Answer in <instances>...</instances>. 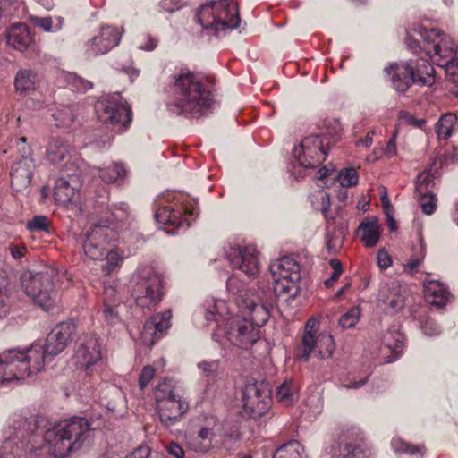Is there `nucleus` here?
I'll use <instances>...</instances> for the list:
<instances>
[{"label":"nucleus","mask_w":458,"mask_h":458,"mask_svg":"<svg viewBox=\"0 0 458 458\" xmlns=\"http://www.w3.org/2000/svg\"><path fill=\"white\" fill-rule=\"evenodd\" d=\"M385 72L388 74L392 72L393 88L400 93L407 91L412 84L425 86L435 82V69L423 58L393 64L386 67Z\"/></svg>","instance_id":"8"},{"label":"nucleus","mask_w":458,"mask_h":458,"mask_svg":"<svg viewBox=\"0 0 458 458\" xmlns=\"http://www.w3.org/2000/svg\"><path fill=\"white\" fill-rule=\"evenodd\" d=\"M358 174L354 168H345L339 173L338 180L344 187H352L358 183Z\"/></svg>","instance_id":"48"},{"label":"nucleus","mask_w":458,"mask_h":458,"mask_svg":"<svg viewBox=\"0 0 458 458\" xmlns=\"http://www.w3.org/2000/svg\"><path fill=\"white\" fill-rule=\"evenodd\" d=\"M158 45V39L150 35L144 34L140 39L138 47L145 51H153Z\"/></svg>","instance_id":"54"},{"label":"nucleus","mask_w":458,"mask_h":458,"mask_svg":"<svg viewBox=\"0 0 458 458\" xmlns=\"http://www.w3.org/2000/svg\"><path fill=\"white\" fill-rule=\"evenodd\" d=\"M440 67L445 69L450 81L458 82V58L454 57L450 62H445Z\"/></svg>","instance_id":"52"},{"label":"nucleus","mask_w":458,"mask_h":458,"mask_svg":"<svg viewBox=\"0 0 458 458\" xmlns=\"http://www.w3.org/2000/svg\"><path fill=\"white\" fill-rule=\"evenodd\" d=\"M70 148V145L63 139H52L47 148V157L52 163L61 162L69 155Z\"/></svg>","instance_id":"33"},{"label":"nucleus","mask_w":458,"mask_h":458,"mask_svg":"<svg viewBox=\"0 0 458 458\" xmlns=\"http://www.w3.org/2000/svg\"><path fill=\"white\" fill-rule=\"evenodd\" d=\"M403 335L397 330H388L383 335L384 348L391 352L388 362L396 360L400 356L403 351Z\"/></svg>","instance_id":"32"},{"label":"nucleus","mask_w":458,"mask_h":458,"mask_svg":"<svg viewBox=\"0 0 458 458\" xmlns=\"http://www.w3.org/2000/svg\"><path fill=\"white\" fill-rule=\"evenodd\" d=\"M377 264L379 267L386 269L392 265V259L390 255L384 250L377 252Z\"/></svg>","instance_id":"60"},{"label":"nucleus","mask_w":458,"mask_h":458,"mask_svg":"<svg viewBox=\"0 0 458 458\" xmlns=\"http://www.w3.org/2000/svg\"><path fill=\"white\" fill-rule=\"evenodd\" d=\"M67 177L64 174L60 177L55 182L54 188V199L56 203L62 206L69 204L81 187L77 174H67Z\"/></svg>","instance_id":"27"},{"label":"nucleus","mask_w":458,"mask_h":458,"mask_svg":"<svg viewBox=\"0 0 458 458\" xmlns=\"http://www.w3.org/2000/svg\"><path fill=\"white\" fill-rule=\"evenodd\" d=\"M155 218L158 224L174 227L173 229L166 230V233L169 234H174L175 229L190 225V222L182 213V208L174 205H168L158 208L155 213Z\"/></svg>","instance_id":"26"},{"label":"nucleus","mask_w":458,"mask_h":458,"mask_svg":"<svg viewBox=\"0 0 458 458\" xmlns=\"http://www.w3.org/2000/svg\"><path fill=\"white\" fill-rule=\"evenodd\" d=\"M172 312L167 310L157 313L147 320L143 326L141 337L145 344L152 346L171 327Z\"/></svg>","instance_id":"23"},{"label":"nucleus","mask_w":458,"mask_h":458,"mask_svg":"<svg viewBox=\"0 0 458 458\" xmlns=\"http://www.w3.org/2000/svg\"><path fill=\"white\" fill-rule=\"evenodd\" d=\"M167 452L170 455L175 458H183L184 457V450L183 448L176 443H170L167 446Z\"/></svg>","instance_id":"62"},{"label":"nucleus","mask_w":458,"mask_h":458,"mask_svg":"<svg viewBox=\"0 0 458 458\" xmlns=\"http://www.w3.org/2000/svg\"><path fill=\"white\" fill-rule=\"evenodd\" d=\"M293 155L298 165L303 168H313L326 159L327 152L318 135L304 138L300 146L294 148Z\"/></svg>","instance_id":"17"},{"label":"nucleus","mask_w":458,"mask_h":458,"mask_svg":"<svg viewBox=\"0 0 458 458\" xmlns=\"http://www.w3.org/2000/svg\"><path fill=\"white\" fill-rule=\"evenodd\" d=\"M150 450L148 446H140L136 448L130 456L126 458H149Z\"/></svg>","instance_id":"64"},{"label":"nucleus","mask_w":458,"mask_h":458,"mask_svg":"<svg viewBox=\"0 0 458 458\" xmlns=\"http://www.w3.org/2000/svg\"><path fill=\"white\" fill-rule=\"evenodd\" d=\"M201 375L207 378H215L220 373V361L218 360H202L197 365Z\"/></svg>","instance_id":"44"},{"label":"nucleus","mask_w":458,"mask_h":458,"mask_svg":"<svg viewBox=\"0 0 458 458\" xmlns=\"http://www.w3.org/2000/svg\"><path fill=\"white\" fill-rule=\"evenodd\" d=\"M74 360L78 369L88 373L92 371V367L101 360L98 339L94 335L84 338L75 352Z\"/></svg>","instance_id":"22"},{"label":"nucleus","mask_w":458,"mask_h":458,"mask_svg":"<svg viewBox=\"0 0 458 458\" xmlns=\"http://www.w3.org/2000/svg\"><path fill=\"white\" fill-rule=\"evenodd\" d=\"M319 322L314 318L307 320L301 341L296 350V359L308 361L311 353L320 360L330 358L335 349L333 336L327 332L317 334Z\"/></svg>","instance_id":"9"},{"label":"nucleus","mask_w":458,"mask_h":458,"mask_svg":"<svg viewBox=\"0 0 458 458\" xmlns=\"http://www.w3.org/2000/svg\"><path fill=\"white\" fill-rule=\"evenodd\" d=\"M109 194L106 188L100 190L96 200L94 216L92 217V225L85 234L83 242V250L85 255L92 260H100L106 254L105 243L106 242V233L109 225L118 219V216L109 208Z\"/></svg>","instance_id":"6"},{"label":"nucleus","mask_w":458,"mask_h":458,"mask_svg":"<svg viewBox=\"0 0 458 458\" xmlns=\"http://www.w3.org/2000/svg\"><path fill=\"white\" fill-rule=\"evenodd\" d=\"M106 261L103 265V271L109 275L119 268L123 261V253L115 249L108 251L106 254Z\"/></svg>","instance_id":"42"},{"label":"nucleus","mask_w":458,"mask_h":458,"mask_svg":"<svg viewBox=\"0 0 458 458\" xmlns=\"http://www.w3.org/2000/svg\"><path fill=\"white\" fill-rule=\"evenodd\" d=\"M360 310L357 307L350 309L346 313L339 318V325L343 328H350L354 327L360 319Z\"/></svg>","instance_id":"46"},{"label":"nucleus","mask_w":458,"mask_h":458,"mask_svg":"<svg viewBox=\"0 0 458 458\" xmlns=\"http://www.w3.org/2000/svg\"><path fill=\"white\" fill-rule=\"evenodd\" d=\"M434 184V177L429 171H423L417 177L416 192L417 194H425L431 191Z\"/></svg>","instance_id":"45"},{"label":"nucleus","mask_w":458,"mask_h":458,"mask_svg":"<svg viewBox=\"0 0 458 458\" xmlns=\"http://www.w3.org/2000/svg\"><path fill=\"white\" fill-rule=\"evenodd\" d=\"M39 86L38 75L30 69H21L14 78V88L20 95L35 91Z\"/></svg>","instance_id":"30"},{"label":"nucleus","mask_w":458,"mask_h":458,"mask_svg":"<svg viewBox=\"0 0 458 458\" xmlns=\"http://www.w3.org/2000/svg\"><path fill=\"white\" fill-rule=\"evenodd\" d=\"M342 244V241L334 234L327 233L326 234V247L328 253L333 254L337 251Z\"/></svg>","instance_id":"57"},{"label":"nucleus","mask_w":458,"mask_h":458,"mask_svg":"<svg viewBox=\"0 0 458 458\" xmlns=\"http://www.w3.org/2000/svg\"><path fill=\"white\" fill-rule=\"evenodd\" d=\"M270 273L275 294L287 293L301 279V266L293 257L285 256L270 264Z\"/></svg>","instance_id":"15"},{"label":"nucleus","mask_w":458,"mask_h":458,"mask_svg":"<svg viewBox=\"0 0 458 458\" xmlns=\"http://www.w3.org/2000/svg\"><path fill=\"white\" fill-rule=\"evenodd\" d=\"M418 34L423 38V52L437 65L441 66L445 62H450L455 57L457 47L448 35L436 29H423Z\"/></svg>","instance_id":"13"},{"label":"nucleus","mask_w":458,"mask_h":458,"mask_svg":"<svg viewBox=\"0 0 458 458\" xmlns=\"http://www.w3.org/2000/svg\"><path fill=\"white\" fill-rule=\"evenodd\" d=\"M43 368L44 354L38 343L24 351H4L0 353V383L24 380Z\"/></svg>","instance_id":"5"},{"label":"nucleus","mask_w":458,"mask_h":458,"mask_svg":"<svg viewBox=\"0 0 458 458\" xmlns=\"http://www.w3.org/2000/svg\"><path fill=\"white\" fill-rule=\"evenodd\" d=\"M44 422L43 417L12 415L3 431L0 458H35L32 452L42 445L39 425Z\"/></svg>","instance_id":"3"},{"label":"nucleus","mask_w":458,"mask_h":458,"mask_svg":"<svg viewBox=\"0 0 458 458\" xmlns=\"http://www.w3.org/2000/svg\"><path fill=\"white\" fill-rule=\"evenodd\" d=\"M188 410V402L180 395L156 403V411L166 428L181 421Z\"/></svg>","instance_id":"19"},{"label":"nucleus","mask_w":458,"mask_h":458,"mask_svg":"<svg viewBox=\"0 0 458 458\" xmlns=\"http://www.w3.org/2000/svg\"><path fill=\"white\" fill-rule=\"evenodd\" d=\"M42 424L39 425L42 444L48 445L49 452L55 458H65L70 453L80 449L91 429L89 420L82 417L62 420L47 430L41 428Z\"/></svg>","instance_id":"4"},{"label":"nucleus","mask_w":458,"mask_h":458,"mask_svg":"<svg viewBox=\"0 0 458 458\" xmlns=\"http://www.w3.org/2000/svg\"><path fill=\"white\" fill-rule=\"evenodd\" d=\"M30 21L36 27L42 29L46 32L58 31L64 25V19L60 16L55 17V19L50 16H32Z\"/></svg>","instance_id":"38"},{"label":"nucleus","mask_w":458,"mask_h":458,"mask_svg":"<svg viewBox=\"0 0 458 458\" xmlns=\"http://www.w3.org/2000/svg\"><path fill=\"white\" fill-rule=\"evenodd\" d=\"M121 39L118 29L106 25L100 28L98 33L86 44L85 55L88 58L95 57L110 51Z\"/></svg>","instance_id":"18"},{"label":"nucleus","mask_w":458,"mask_h":458,"mask_svg":"<svg viewBox=\"0 0 458 458\" xmlns=\"http://www.w3.org/2000/svg\"><path fill=\"white\" fill-rule=\"evenodd\" d=\"M74 331L75 326L72 322H63L55 326L48 334L45 344H38L42 347L44 360L47 356H55L62 352Z\"/></svg>","instance_id":"20"},{"label":"nucleus","mask_w":458,"mask_h":458,"mask_svg":"<svg viewBox=\"0 0 458 458\" xmlns=\"http://www.w3.org/2000/svg\"><path fill=\"white\" fill-rule=\"evenodd\" d=\"M377 299L386 306L388 312H398L404 307L406 288L398 281L391 282L381 286Z\"/></svg>","instance_id":"25"},{"label":"nucleus","mask_w":458,"mask_h":458,"mask_svg":"<svg viewBox=\"0 0 458 458\" xmlns=\"http://www.w3.org/2000/svg\"><path fill=\"white\" fill-rule=\"evenodd\" d=\"M273 458H307L304 455V448L297 440L289 441L278 447Z\"/></svg>","instance_id":"36"},{"label":"nucleus","mask_w":458,"mask_h":458,"mask_svg":"<svg viewBox=\"0 0 458 458\" xmlns=\"http://www.w3.org/2000/svg\"><path fill=\"white\" fill-rule=\"evenodd\" d=\"M424 295L428 303L442 307L446 304L450 293L444 284L429 280L424 284Z\"/></svg>","instance_id":"29"},{"label":"nucleus","mask_w":458,"mask_h":458,"mask_svg":"<svg viewBox=\"0 0 458 458\" xmlns=\"http://www.w3.org/2000/svg\"><path fill=\"white\" fill-rule=\"evenodd\" d=\"M380 199L386 215L390 214L393 210V206L388 199L387 191L386 187H383L380 190Z\"/></svg>","instance_id":"61"},{"label":"nucleus","mask_w":458,"mask_h":458,"mask_svg":"<svg viewBox=\"0 0 458 458\" xmlns=\"http://www.w3.org/2000/svg\"><path fill=\"white\" fill-rule=\"evenodd\" d=\"M196 21L203 30H210L216 36L238 28L241 22L238 6L229 0L202 4L196 12Z\"/></svg>","instance_id":"7"},{"label":"nucleus","mask_w":458,"mask_h":458,"mask_svg":"<svg viewBox=\"0 0 458 458\" xmlns=\"http://www.w3.org/2000/svg\"><path fill=\"white\" fill-rule=\"evenodd\" d=\"M298 393L299 387L295 381L292 378H287L277 386L276 398L283 405L290 406L298 400Z\"/></svg>","instance_id":"31"},{"label":"nucleus","mask_w":458,"mask_h":458,"mask_svg":"<svg viewBox=\"0 0 458 458\" xmlns=\"http://www.w3.org/2000/svg\"><path fill=\"white\" fill-rule=\"evenodd\" d=\"M226 285H227L228 291L230 293H232L233 294L240 295V296L242 295L243 285L239 284L238 278L235 276H232L231 277L228 278Z\"/></svg>","instance_id":"58"},{"label":"nucleus","mask_w":458,"mask_h":458,"mask_svg":"<svg viewBox=\"0 0 458 458\" xmlns=\"http://www.w3.org/2000/svg\"><path fill=\"white\" fill-rule=\"evenodd\" d=\"M225 252L233 268L240 270L249 278H255L259 274V261L254 246L230 245L225 248Z\"/></svg>","instance_id":"16"},{"label":"nucleus","mask_w":458,"mask_h":458,"mask_svg":"<svg viewBox=\"0 0 458 458\" xmlns=\"http://www.w3.org/2000/svg\"><path fill=\"white\" fill-rule=\"evenodd\" d=\"M27 228L31 232H48V219L45 216H36L28 222Z\"/></svg>","instance_id":"50"},{"label":"nucleus","mask_w":458,"mask_h":458,"mask_svg":"<svg viewBox=\"0 0 458 458\" xmlns=\"http://www.w3.org/2000/svg\"><path fill=\"white\" fill-rule=\"evenodd\" d=\"M104 304L105 303H112L113 305L117 304L118 301L116 299V289L112 285H105L104 286Z\"/></svg>","instance_id":"59"},{"label":"nucleus","mask_w":458,"mask_h":458,"mask_svg":"<svg viewBox=\"0 0 458 458\" xmlns=\"http://www.w3.org/2000/svg\"><path fill=\"white\" fill-rule=\"evenodd\" d=\"M99 178L106 183L120 184L126 177V169L120 163H114L112 165L98 169Z\"/></svg>","instance_id":"34"},{"label":"nucleus","mask_w":458,"mask_h":458,"mask_svg":"<svg viewBox=\"0 0 458 458\" xmlns=\"http://www.w3.org/2000/svg\"><path fill=\"white\" fill-rule=\"evenodd\" d=\"M53 274V271L36 274L26 272L21 276V285L25 293L35 304L46 311L51 310L57 301Z\"/></svg>","instance_id":"10"},{"label":"nucleus","mask_w":458,"mask_h":458,"mask_svg":"<svg viewBox=\"0 0 458 458\" xmlns=\"http://www.w3.org/2000/svg\"><path fill=\"white\" fill-rule=\"evenodd\" d=\"M156 374V370L151 366H145L139 377V386L141 389H144L147 385L152 380Z\"/></svg>","instance_id":"56"},{"label":"nucleus","mask_w":458,"mask_h":458,"mask_svg":"<svg viewBox=\"0 0 458 458\" xmlns=\"http://www.w3.org/2000/svg\"><path fill=\"white\" fill-rule=\"evenodd\" d=\"M372 454L363 439L352 435L343 436L332 449V458H370Z\"/></svg>","instance_id":"21"},{"label":"nucleus","mask_w":458,"mask_h":458,"mask_svg":"<svg viewBox=\"0 0 458 458\" xmlns=\"http://www.w3.org/2000/svg\"><path fill=\"white\" fill-rule=\"evenodd\" d=\"M203 315L208 325L216 322L212 338L221 345L229 342L248 349L259 339V330L248 318L231 316L230 308L224 300L207 299L203 304Z\"/></svg>","instance_id":"2"},{"label":"nucleus","mask_w":458,"mask_h":458,"mask_svg":"<svg viewBox=\"0 0 458 458\" xmlns=\"http://www.w3.org/2000/svg\"><path fill=\"white\" fill-rule=\"evenodd\" d=\"M98 119L106 127L123 132L131 121V111L120 93H114L95 105Z\"/></svg>","instance_id":"11"},{"label":"nucleus","mask_w":458,"mask_h":458,"mask_svg":"<svg viewBox=\"0 0 458 458\" xmlns=\"http://www.w3.org/2000/svg\"><path fill=\"white\" fill-rule=\"evenodd\" d=\"M218 424V419L216 416L208 414L204 416L202 428H207L208 430L214 432L215 427Z\"/></svg>","instance_id":"63"},{"label":"nucleus","mask_w":458,"mask_h":458,"mask_svg":"<svg viewBox=\"0 0 458 458\" xmlns=\"http://www.w3.org/2000/svg\"><path fill=\"white\" fill-rule=\"evenodd\" d=\"M58 127H70L75 119L74 106H62L58 107L52 114Z\"/></svg>","instance_id":"39"},{"label":"nucleus","mask_w":458,"mask_h":458,"mask_svg":"<svg viewBox=\"0 0 458 458\" xmlns=\"http://www.w3.org/2000/svg\"><path fill=\"white\" fill-rule=\"evenodd\" d=\"M68 82L78 90H87L92 88V83L75 73L67 76Z\"/></svg>","instance_id":"53"},{"label":"nucleus","mask_w":458,"mask_h":458,"mask_svg":"<svg viewBox=\"0 0 458 458\" xmlns=\"http://www.w3.org/2000/svg\"><path fill=\"white\" fill-rule=\"evenodd\" d=\"M154 395L156 403L177 396V394H174V386L172 380L164 379L162 382L158 383L156 386Z\"/></svg>","instance_id":"43"},{"label":"nucleus","mask_w":458,"mask_h":458,"mask_svg":"<svg viewBox=\"0 0 458 458\" xmlns=\"http://www.w3.org/2000/svg\"><path fill=\"white\" fill-rule=\"evenodd\" d=\"M422 212L426 215H431L437 208V198L433 192L418 194Z\"/></svg>","instance_id":"47"},{"label":"nucleus","mask_w":458,"mask_h":458,"mask_svg":"<svg viewBox=\"0 0 458 458\" xmlns=\"http://www.w3.org/2000/svg\"><path fill=\"white\" fill-rule=\"evenodd\" d=\"M7 43L13 48L24 52L33 43V37L29 27L24 23L13 24L7 30Z\"/></svg>","instance_id":"28"},{"label":"nucleus","mask_w":458,"mask_h":458,"mask_svg":"<svg viewBox=\"0 0 458 458\" xmlns=\"http://www.w3.org/2000/svg\"><path fill=\"white\" fill-rule=\"evenodd\" d=\"M359 230L362 231L361 239L367 247H372L377 243L379 232L376 222H362Z\"/></svg>","instance_id":"40"},{"label":"nucleus","mask_w":458,"mask_h":458,"mask_svg":"<svg viewBox=\"0 0 458 458\" xmlns=\"http://www.w3.org/2000/svg\"><path fill=\"white\" fill-rule=\"evenodd\" d=\"M172 99L166 106L171 114L199 118L214 108L215 100L204 78L190 71H181L170 87Z\"/></svg>","instance_id":"1"},{"label":"nucleus","mask_w":458,"mask_h":458,"mask_svg":"<svg viewBox=\"0 0 458 458\" xmlns=\"http://www.w3.org/2000/svg\"><path fill=\"white\" fill-rule=\"evenodd\" d=\"M421 330L426 335L434 336L440 334L439 325L430 318L421 322Z\"/></svg>","instance_id":"55"},{"label":"nucleus","mask_w":458,"mask_h":458,"mask_svg":"<svg viewBox=\"0 0 458 458\" xmlns=\"http://www.w3.org/2000/svg\"><path fill=\"white\" fill-rule=\"evenodd\" d=\"M246 307L249 310L250 318H248L256 328L264 326L269 318V310L263 303L250 301Z\"/></svg>","instance_id":"35"},{"label":"nucleus","mask_w":458,"mask_h":458,"mask_svg":"<svg viewBox=\"0 0 458 458\" xmlns=\"http://www.w3.org/2000/svg\"><path fill=\"white\" fill-rule=\"evenodd\" d=\"M271 389L264 380L248 379L242 394V409L245 414L255 420L261 418L271 407Z\"/></svg>","instance_id":"12"},{"label":"nucleus","mask_w":458,"mask_h":458,"mask_svg":"<svg viewBox=\"0 0 458 458\" xmlns=\"http://www.w3.org/2000/svg\"><path fill=\"white\" fill-rule=\"evenodd\" d=\"M117 304L105 303L103 314L105 320L110 325H116L121 321L119 313L117 311Z\"/></svg>","instance_id":"51"},{"label":"nucleus","mask_w":458,"mask_h":458,"mask_svg":"<svg viewBox=\"0 0 458 458\" xmlns=\"http://www.w3.org/2000/svg\"><path fill=\"white\" fill-rule=\"evenodd\" d=\"M162 278L151 267L140 272L138 280L132 289L135 302L141 308H151L162 300Z\"/></svg>","instance_id":"14"},{"label":"nucleus","mask_w":458,"mask_h":458,"mask_svg":"<svg viewBox=\"0 0 458 458\" xmlns=\"http://www.w3.org/2000/svg\"><path fill=\"white\" fill-rule=\"evenodd\" d=\"M27 150L24 148L21 158L13 165L10 172L11 185L16 191H21L30 187L36 166L34 160L25 156Z\"/></svg>","instance_id":"24"},{"label":"nucleus","mask_w":458,"mask_h":458,"mask_svg":"<svg viewBox=\"0 0 458 458\" xmlns=\"http://www.w3.org/2000/svg\"><path fill=\"white\" fill-rule=\"evenodd\" d=\"M425 257V245L423 242L420 243V255L411 257L409 259L407 263L404 265V271L410 275H414L419 271V267L422 263Z\"/></svg>","instance_id":"49"},{"label":"nucleus","mask_w":458,"mask_h":458,"mask_svg":"<svg viewBox=\"0 0 458 458\" xmlns=\"http://www.w3.org/2000/svg\"><path fill=\"white\" fill-rule=\"evenodd\" d=\"M391 444L396 454H405L408 455L421 457L425 452V447L423 445H413L401 438H394Z\"/></svg>","instance_id":"41"},{"label":"nucleus","mask_w":458,"mask_h":458,"mask_svg":"<svg viewBox=\"0 0 458 458\" xmlns=\"http://www.w3.org/2000/svg\"><path fill=\"white\" fill-rule=\"evenodd\" d=\"M458 118L454 114H443L436 124V131L440 139H448L457 125Z\"/></svg>","instance_id":"37"}]
</instances>
